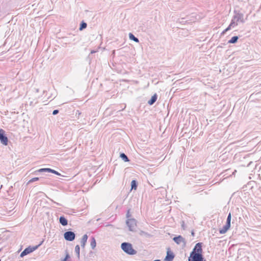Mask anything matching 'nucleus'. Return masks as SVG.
Instances as JSON below:
<instances>
[{"label":"nucleus","instance_id":"f257e3e1","mask_svg":"<svg viewBox=\"0 0 261 261\" xmlns=\"http://www.w3.org/2000/svg\"><path fill=\"white\" fill-rule=\"evenodd\" d=\"M202 245L203 243L201 242L196 244L192 251L191 252L190 256L188 258L203 257L204 256L202 254L203 250L202 248Z\"/></svg>","mask_w":261,"mask_h":261},{"label":"nucleus","instance_id":"f03ea898","mask_svg":"<svg viewBox=\"0 0 261 261\" xmlns=\"http://www.w3.org/2000/svg\"><path fill=\"white\" fill-rule=\"evenodd\" d=\"M122 250L128 255H135L137 253V251L135 250L132 244L128 242H123L121 244Z\"/></svg>","mask_w":261,"mask_h":261},{"label":"nucleus","instance_id":"7ed1b4c3","mask_svg":"<svg viewBox=\"0 0 261 261\" xmlns=\"http://www.w3.org/2000/svg\"><path fill=\"white\" fill-rule=\"evenodd\" d=\"M126 224L128 227L129 231H134L135 230L137 226V221L135 219H127L126 221Z\"/></svg>","mask_w":261,"mask_h":261},{"label":"nucleus","instance_id":"20e7f679","mask_svg":"<svg viewBox=\"0 0 261 261\" xmlns=\"http://www.w3.org/2000/svg\"><path fill=\"white\" fill-rule=\"evenodd\" d=\"M8 138L5 134V131L3 129H0V142L4 145L8 144Z\"/></svg>","mask_w":261,"mask_h":261},{"label":"nucleus","instance_id":"39448f33","mask_svg":"<svg viewBox=\"0 0 261 261\" xmlns=\"http://www.w3.org/2000/svg\"><path fill=\"white\" fill-rule=\"evenodd\" d=\"M38 249L37 246H29L24 249V250L20 253V256L22 257Z\"/></svg>","mask_w":261,"mask_h":261},{"label":"nucleus","instance_id":"423d86ee","mask_svg":"<svg viewBox=\"0 0 261 261\" xmlns=\"http://www.w3.org/2000/svg\"><path fill=\"white\" fill-rule=\"evenodd\" d=\"M64 238L68 241H73L75 238V234L73 231L68 230L64 232Z\"/></svg>","mask_w":261,"mask_h":261},{"label":"nucleus","instance_id":"0eeeda50","mask_svg":"<svg viewBox=\"0 0 261 261\" xmlns=\"http://www.w3.org/2000/svg\"><path fill=\"white\" fill-rule=\"evenodd\" d=\"M174 257V254L172 251H171L170 248L168 247L167 249V254L164 259V261H173Z\"/></svg>","mask_w":261,"mask_h":261},{"label":"nucleus","instance_id":"6e6552de","mask_svg":"<svg viewBox=\"0 0 261 261\" xmlns=\"http://www.w3.org/2000/svg\"><path fill=\"white\" fill-rule=\"evenodd\" d=\"M235 15L232 18L236 20L237 22L241 21L242 23L245 22L244 19V14L242 13L237 12V11H234Z\"/></svg>","mask_w":261,"mask_h":261},{"label":"nucleus","instance_id":"1a4fd4ad","mask_svg":"<svg viewBox=\"0 0 261 261\" xmlns=\"http://www.w3.org/2000/svg\"><path fill=\"white\" fill-rule=\"evenodd\" d=\"M173 240L178 245L180 244L181 243H183L185 245L186 243L185 238L180 235L174 237L173 238Z\"/></svg>","mask_w":261,"mask_h":261},{"label":"nucleus","instance_id":"9d476101","mask_svg":"<svg viewBox=\"0 0 261 261\" xmlns=\"http://www.w3.org/2000/svg\"><path fill=\"white\" fill-rule=\"evenodd\" d=\"M230 225L225 223L223 227L219 229V233L220 234L225 233L230 227Z\"/></svg>","mask_w":261,"mask_h":261},{"label":"nucleus","instance_id":"9b49d317","mask_svg":"<svg viewBox=\"0 0 261 261\" xmlns=\"http://www.w3.org/2000/svg\"><path fill=\"white\" fill-rule=\"evenodd\" d=\"M158 98V95L156 93L154 94L151 97V98L148 101V104L150 106L153 105L156 101Z\"/></svg>","mask_w":261,"mask_h":261},{"label":"nucleus","instance_id":"f8f14e48","mask_svg":"<svg viewBox=\"0 0 261 261\" xmlns=\"http://www.w3.org/2000/svg\"><path fill=\"white\" fill-rule=\"evenodd\" d=\"M59 223L63 226H65L68 224V220L64 216H61L59 217Z\"/></svg>","mask_w":261,"mask_h":261},{"label":"nucleus","instance_id":"ddd939ff","mask_svg":"<svg viewBox=\"0 0 261 261\" xmlns=\"http://www.w3.org/2000/svg\"><path fill=\"white\" fill-rule=\"evenodd\" d=\"M88 236L87 234H84L81 240V247L82 248H84L85 246V245L87 243V239H88Z\"/></svg>","mask_w":261,"mask_h":261},{"label":"nucleus","instance_id":"4468645a","mask_svg":"<svg viewBox=\"0 0 261 261\" xmlns=\"http://www.w3.org/2000/svg\"><path fill=\"white\" fill-rule=\"evenodd\" d=\"M238 24V22L236 21L233 18H232L230 23L227 27V30H230L231 28H233Z\"/></svg>","mask_w":261,"mask_h":261},{"label":"nucleus","instance_id":"2eb2a0df","mask_svg":"<svg viewBox=\"0 0 261 261\" xmlns=\"http://www.w3.org/2000/svg\"><path fill=\"white\" fill-rule=\"evenodd\" d=\"M131 190H136L138 186V182L137 180H133L131 182Z\"/></svg>","mask_w":261,"mask_h":261},{"label":"nucleus","instance_id":"dca6fc26","mask_svg":"<svg viewBox=\"0 0 261 261\" xmlns=\"http://www.w3.org/2000/svg\"><path fill=\"white\" fill-rule=\"evenodd\" d=\"M239 37L238 36H233L230 40H228V43L234 44L238 42Z\"/></svg>","mask_w":261,"mask_h":261},{"label":"nucleus","instance_id":"f3484780","mask_svg":"<svg viewBox=\"0 0 261 261\" xmlns=\"http://www.w3.org/2000/svg\"><path fill=\"white\" fill-rule=\"evenodd\" d=\"M120 158L125 162H128L129 161V159L127 156L123 152L120 153Z\"/></svg>","mask_w":261,"mask_h":261},{"label":"nucleus","instance_id":"a211bd4d","mask_svg":"<svg viewBox=\"0 0 261 261\" xmlns=\"http://www.w3.org/2000/svg\"><path fill=\"white\" fill-rule=\"evenodd\" d=\"M128 36H129V38L130 40H133L134 41H135L136 43H139V39L138 38H137L136 37H135L134 35V34H132V33H129Z\"/></svg>","mask_w":261,"mask_h":261},{"label":"nucleus","instance_id":"6ab92c4d","mask_svg":"<svg viewBox=\"0 0 261 261\" xmlns=\"http://www.w3.org/2000/svg\"><path fill=\"white\" fill-rule=\"evenodd\" d=\"M96 245V242L95 238L94 237H92L91 238V243H90V246L92 249H94Z\"/></svg>","mask_w":261,"mask_h":261},{"label":"nucleus","instance_id":"aec40b11","mask_svg":"<svg viewBox=\"0 0 261 261\" xmlns=\"http://www.w3.org/2000/svg\"><path fill=\"white\" fill-rule=\"evenodd\" d=\"M188 261H206L204 257H201L194 258H188Z\"/></svg>","mask_w":261,"mask_h":261},{"label":"nucleus","instance_id":"412c9836","mask_svg":"<svg viewBox=\"0 0 261 261\" xmlns=\"http://www.w3.org/2000/svg\"><path fill=\"white\" fill-rule=\"evenodd\" d=\"M87 27V24L84 21H82L80 25L79 30L82 31L84 29H86Z\"/></svg>","mask_w":261,"mask_h":261},{"label":"nucleus","instance_id":"4be33fe9","mask_svg":"<svg viewBox=\"0 0 261 261\" xmlns=\"http://www.w3.org/2000/svg\"><path fill=\"white\" fill-rule=\"evenodd\" d=\"M51 171V168H41L37 171H35V172H49L50 173Z\"/></svg>","mask_w":261,"mask_h":261},{"label":"nucleus","instance_id":"5701e85b","mask_svg":"<svg viewBox=\"0 0 261 261\" xmlns=\"http://www.w3.org/2000/svg\"><path fill=\"white\" fill-rule=\"evenodd\" d=\"M75 252L76 254L77 257L80 259V247L79 245H76L75 247Z\"/></svg>","mask_w":261,"mask_h":261},{"label":"nucleus","instance_id":"b1692460","mask_svg":"<svg viewBox=\"0 0 261 261\" xmlns=\"http://www.w3.org/2000/svg\"><path fill=\"white\" fill-rule=\"evenodd\" d=\"M231 213L229 212L227 216V219H226V223L231 225Z\"/></svg>","mask_w":261,"mask_h":261},{"label":"nucleus","instance_id":"393cba45","mask_svg":"<svg viewBox=\"0 0 261 261\" xmlns=\"http://www.w3.org/2000/svg\"><path fill=\"white\" fill-rule=\"evenodd\" d=\"M40 179L39 177H34L31 179L30 180H29L28 184H29L30 183L38 181Z\"/></svg>","mask_w":261,"mask_h":261},{"label":"nucleus","instance_id":"a878e982","mask_svg":"<svg viewBox=\"0 0 261 261\" xmlns=\"http://www.w3.org/2000/svg\"><path fill=\"white\" fill-rule=\"evenodd\" d=\"M70 257V255L68 254V252L66 253L65 258L62 259L61 261H67L68 259H69Z\"/></svg>","mask_w":261,"mask_h":261},{"label":"nucleus","instance_id":"bb28decb","mask_svg":"<svg viewBox=\"0 0 261 261\" xmlns=\"http://www.w3.org/2000/svg\"><path fill=\"white\" fill-rule=\"evenodd\" d=\"M50 173H54L57 175H61V174L59 172H58L54 169H51V171H50Z\"/></svg>","mask_w":261,"mask_h":261},{"label":"nucleus","instance_id":"cd10ccee","mask_svg":"<svg viewBox=\"0 0 261 261\" xmlns=\"http://www.w3.org/2000/svg\"><path fill=\"white\" fill-rule=\"evenodd\" d=\"M82 113L80 112L79 110H76L75 113V116L77 117V118H79V116L81 115Z\"/></svg>","mask_w":261,"mask_h":261},{"label":"nucleus","instance_id":"c85d7f7f","mask_svg":"<svg viewBox=\"0 0 261 261\" xmlns=\"http://www.w3.org/2000/svg\"><path fill=\"white\" fill-rule=\"evenodd\" d=\"M130 210H128L127 212V213H126V217L127 219H130L129 218L131 216V215L130 214Z\"/></svg>","mask_w":261,"mask_h":261},{"label":"nucleus","instance_id":"c756f323","mask_svg":"<svg viewBox=\"0 0 261 261\" xmlns=\"http://www.w3.org/2000/svg\"><path fill=\"white\" fill-rule=\"evenodd\" d=\"M59 111L58 110H55L53 112V115H56L58 114L59 113Z\"/></svg>","mask_w":261,"mask_h":261},{"label":"nucleus","instance_id":"7c9ffc66","mask_svg":"<svg viewBox=\"0 0 261 261\" xmlns=\"http://www.w3.org/2000/svg\"><path fill=\"white\" fill-rule=\"evenodd\" d=\"M230 30H227V28H226L222 33L221 35H224L226 32L229 31Z\"/></svg>","mask_w":261,"mask_h":261},{"label":"nucleus","instance_id":"2f4dec72","mask_svg":"<svg viewBox=\"0 0 261 261\" xmlns=\"http://www.w3.org/2000/svg\"><path fill=\"white\" fill-rule=\"evenodd\" d=\"M44 242V240H43L42 241H41L40 242V243L37 245H36L35 246H37L38 247V248Z\"/></svg>","mask_w":261,"mask_h":261},{"label":"nucleus","instance_id":"473e14b6","mask_svg":"<svg viewBox=\"0 0 261 261\" xmlns=\"http://www.w3.org/2000/svg\"><path fill=\"white\" fill-rule=\"evenodd\" d=\"M181 227H182V228L184 229H186L185 225V223H184V221H182V222Z\"/></svg>","mask_w":261,"mask_h":261},{"label":"nucleus","instance_id":"72a5a7b5","mask_svg":"<svg viewBox=\"0 0 261 261\" xmlns=\"http://www.w3.org/2000/svg\"><path fill=\"white\" fill-rule=\"evenodd\" d=\"M74 35H72L70 37L71 38V40H72L73 41H75V38H73L74 37Z\"/></svg>","mask_w":261,"mask_h":261},{"label":"nucleus","instance_id":"f704fd0d","mask_svg":"<svg viewBox=\"0 0 261 261\" xmlns=\"http://www.w3.org/2000/svg\"><path fill=\"white\" fill-rule=\"evenodd\" d=\"M141 232H142V233H144V234H145V235H147V236H149V234H148L147 232H144V231H142Z\"/></svg>","mask_w":261,"mask_h":261},{"label":"nucleus","instance_id":"c9c22d12","mask_svg":"<svg viewBox=\"0 0 261 261\" xmlns=\"http://www.w3.org/2000/svg\"><path fill=\"white\" fill-rule=\"evenodd\" d=\"M69 37H65V39L66 41H69V40L68 39Z\"/></svg>","mask_w":261,"mask_h":261},{"label":"nucleus","instance_id":"e433bc0d","mask_svg":"<svg viewBox=\"0 0 261 261\" xmlns=\"http://www.w3.org/2000/svg\"><path fill=\"white\" fill-rule=\"evenodd\" d=\"M191 234H192V236H194L195 233L193 230L192 231Z\"/></svg>","mask_w":261,"mask_h":261},{"label":"nucleus","instance_id":"4c0bfd02","mask_svg":"<svg viewBox=\"0 0 261 261\" xmlns=\"http://www.w3.org/2000/svg\"><path fill=\"white\" fill-rule=\"evenodd\" d=\"M94 53H95V51L94 50H92L91 52V54H93Z\"/></svg>","mask_w":261,"mask_h":261},{"label":"nucleus","instance_id":"58836bf2","mask_svg":"<svg viewBox=\"0 0 261 261\" xmlns=\"http://www.w3.org/2000/svg\"><path fill=\"white\" fill-rule=\"evenodd\" d=\"M36 92H39V89H36Z\"/></svg>","mask_w":261,"mask_h":261},{"label":"nucleus","instance_id":"ea45409f","mask_svg":"<svg viewBox=\"0 0 261 261\" xmlns=\"http://www.w3.org/2000/svg\"><path fill=\"white\" fill-rule=\"evenodd\" d=\"M3 248H0V252L2 251Z\"/></svg>","mask_w":261,"mask_h":261},{"label":"nucleus","instance_id":"a19ab883","mask_svg":"<svg viewBox=\"0 0 261 261\" xmlns=\"http://www.w3.org/2000/svg\"><path fill=\"white\" fill-rule=\"evenodd\" d=\"M154 261H161V260L160 259H156V260H155Z\"/></svg>","mask_w":261,"mask_h":261},{"label":"nucleus","instance_id":"79ce46f5","mask_svg":"<svg viewBox=\"0 0 261 261\" xmlns=\"http://www.w3.org/2000/svg\"><path fill=\"white\" fill-rule=\"evenodd\" d=\"M0 261H1V259H0Z\"/></svg>","mask_w":261,"mask_h":261}]
</instances>
